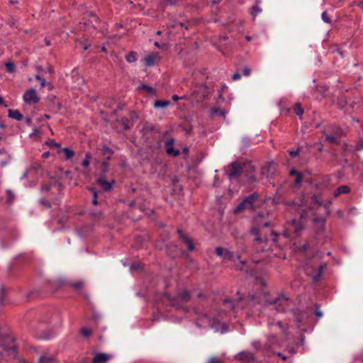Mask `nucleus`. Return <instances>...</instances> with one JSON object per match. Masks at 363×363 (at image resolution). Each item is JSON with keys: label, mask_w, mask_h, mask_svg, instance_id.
<instances>
[{"label": "nucleus", "mask_w": 363, "mask_h": 363, "mask_svg": "<svg viewBox=\"0 0 363 363\" xmlns=\"http://www.w3.org/2000/svg\"><path fill=\"white\" fill-rule=\"evenodd\" d=\"M272 202L275 205L283 203L285 206L294 208L295 211L300 212L299 219H292L289 223L286 230L283 232V236L285 238H296L298 237L304 229V225L302 221V218L306 216V211H301V206L298 204L294 201H281L279 197H274L272 199Z\"/></svg>", "instance_id": "obj_1"}, {"label": "nucleus", "mask_w": 363, "mask_h": 363, "mask_svg": "<svg viewBox=\"0 0 363 363\" xmlns=\"http://www.w3.org/2000/svg\"><path fill=\"white\" fill-rule=\"evenodd\" d=\"M263 306H272L277 312L284 313L289 307V299L284 294H279L274 298H264Z\"/></svg>", "instance_id": "obj_2"}, {"label": "nucleus", "mask_w": 363, "mask_h": 363, "mask_svg": "<svg viewBox=\"0 0 363 363\" xmlns=\"http://www.w3.org/2000/svg\"><path fill=\"white\" fill-rule=\"evenodd\" d=\"M245 162H242L238 160L229 164L225 169V174L230 180L238 179L245 169Z\"/></svg>", "instance_id": "obj_3"}, {"label": "nucleus", "mask_w": 363, "mask_h": 363, "mask_svg": "<svg viewBox=\"0 0 363 363\" xmlns=\"http://www.w3.org/2000/svg\"><path fill=\"white\" fill-rule=\"evenodd\" d=\"M257 198L258 195L255 193L250 194L238 204V206L235 208L234 213L238 214L242 212L245 209L254 210V203Z\"/></svg>", "instance_id": "obj_4"}, {"label": "nucleus", "mask_w": 363, "mask_h": 363, "mask_svg": "<svg viewBox=\"0 0 363 363\" xmlns=\"http://www.w3.org/2000/svg\"><path fill=\"white\" fill-rule=\"evenodd\" d=\"M209 94V88L207 86L206 83L197 85L192 93L198 102H201L205 100L208 96Z\"/></svg>", "instance_id": "obj_5"}, {"label": "nucleus", "mask_w": 363, "mask_h": 363, "mask_svg": "<svg viewBox=\"0 0 363 363\" xmlns=\"http://www.w3.org/2000/svg\"><path fill=\"white\" fill-rule=\"evenodd\" d=\"M99 150L101 151V155L104 157L101 164L103 167L102 172L104 174H105L108 171V167L109 166L108 162L111 160V157L113 155L114 151L106 145H103Z\"/></svg>", "instance_id": "obj_6"}, {"label": "nucleus", "mask_w": 363, "mask_h": 363, "mask_svg": "<svg viewBox=\"0 0 363 363\" xmlns=\"http://www.w3.org/2000/svg\"><path fill=\"white\" fill-rule=\"evenodd\" d=\"M138 118V115L135 111L130 112V117H123L121 119H116V121L120 123L125 130H130L134 125V121Z\"/></svg>", "instance_id": "obj_7"}, {"label": "nucleus", "mask_w": 363, "mask_h": 363, "mask_svg": "<svg viewBox=\"0 0 363 363\" xmlns=\"http://www.w3.org/2000/svg\"><path fill=\"white\" fill-rule=\"evenodd\" d=\"M235 359L238 361H240L241 363L256 362V357L255 354L247 350H244L238 353L235 356Z\"/></svg>", "instance_id": "obj_8"}, {"label": "nucleus", "mask_w": 363, "mask_h": 363, "mask_svg": "<svg viewBox=\"0 0 363 363\" xmlns=\"http://www.w3.org/2000/svg\"><path fill=\"white\" fill-rule=\"evenodd\" d=\"M23 101L29 105L36 104L39 102L40 98L37 94L35 89L30 88L28 89L23 96Z\"/></svg>", "instance_id": "obj_9"}, {"label": "nucleus", "mask_w": 363, "mask_h": 363, "mask_svg": "<svg viewBox=\"0 0 363 363\" xmlns=\"http://www.w3.org/2000/svg\"><path fill=\"white\" fill-rule=\"evenodd\" d=\"M255 167L252 165L251 162H245V169L242 174H245L247 181L252 184L257 182V178L255 174Z\"/></svg>", "instance_id": "obj_10"}, {"label": "nucleus", "mask_w": 363, "mask_h": 363, "mask_svg": "<svg viewBox=\"0 0 363 363\" xmlns=\"http://www.w3.org/2000/svg\"><path fill=\"white\" fill-rule=\"evenodd\" d=\"M216 255L221 257L224 261H233L235 258L234 252L228 248L217 247L215 249Z\"/></svg>", "instance_id": "obj_11"}, {"label": "nucleus", "mask_w": 363, "mask_h": 363, "mask_svg": "<svg viewBox=\"0 0 363 363\" xmlns=\"http://www.w3.org/2000/svg\"><path fill=\"white\" fill-rule=\"evenodd\" d=\"M177 233L179 235L180 240L182 242V243H184V245H186L188 250L189 252L194 251L195 250V246L194 245L193 240L189 236H188L186 234H185L182 231V228H177Z\"/></svg>", "instance_id": "obj_12"}, {"label": "nucleus", "mask_w": 363, "mask_h": 363, "mask_svg": "<svg viewBox=\"0 0 363 363\" xmlns=\"http://www.w3.org/2000/svg\"><path fill=\"white\" fill-rule=\"evenodd\" d=\"M275 173V164L273 162H268L266 165L263 166L261 169V175L271 179Z\"/></svg>", "instance_id": "obj_13"}, {"label": "nucleus", "mask_w": 363, "mask_h": 363, "mask_svg": "<svg viewBox=\"0 0 363 363\" xmlns=\"http://www.w3.org/2000/svg\"><path fill=\"white\" fill-rule=\"evenodd\" d=\"M167 298L169 301L170 306L175 308L176 309H182L185 312L189 311L188 308L186 306H184L182 304V301L179 300V298L175 296L167 294Z\"/></svg>", "instance_id": "obj_14"}, {"label": "nucleus", "mask_w": 363, "mask_h": 363, "mask_svg": "<svg viewBox=\"0 0 363 363\" xmlns=\"http://www.w3.org/2000/svg\"><path fill=\"white\" fill-rule=\"evenodd\" d=\"M175 140L174 138H169L165 142L166 152L169 156L177 157L180 155V151L173 147Z\"/></svg>", "instance_id": "obj_15"}, {"label": "nucleus", "mask_w": 363, "mask_h": 363, "mask_svg": "<svg viewBox=\"0 0 363 363\" xmlns=\"http://www.w3.org/2000/svg\"><path fill=\"white\" fill-rule=\"evenodd\" d=\"M92 363H106L113 356L110 354L102 352H94Z\"/></svg>", "instance_id": "obj_16"}, {"label": "nucleus", "mask_w": 363, "mask_h": 363, "mask_svg": "<svg viewBox=\"0 0 363 363\" xmlns=\"http://www.w3.org/2000/svg\"><path fill=\"white\" fill-rule=\"evenodd\" d=\"M160 60V58L157 54L152 53L145 56L143 61L146 67H152L156 65Z\"/></svg>", "instance_id": "obj_17"}, {"label": "nucleus", "mask_w": 363, "mask_h": 363, "mask_svg": "<svg viewBox=\"0 0 363 363\" xmlns=\"http://www.w3.org/2000/svg\"><path fill=\"white\" fill-rule=\"evenodd\" d=\"M97 184H99L101 189L105 191H109L111 189L113 185L115 184V181L112 180L111 182L106 181L104 177L101 176L97 180H96Z\"/></svg>", "instance_id": "obj_18"}, {"label": "nucleus", "mask_w": 363, "mask_h": 363, "mask_svg": "<svg viewBox=\"0 0 363 363\" xmlns=\"http://www.w3.org/2000/svg\"><path fill=\"white\" fill-rule=\"evenodd\" d=\"M183 303H187L191 299V294L187 289L178 291L175 295Z\"/></svg>", "instance_id": "obj_19"}, {"label": "nucleus", "mask_w": 363, "mask_h": 363, "mask_svg": "<svg viewBox=\"0 0 363 363\" xmlns=\"http://www.w3.org/2000/svg\"><path fill=\"white\" fill-rule=\"evenodd\" d=\"M291 312L296 318V322L298 323L303 322L306 317V313L299 308H294L291 310Z\"/></svg>", "instance_id": "obj_20"}, {"label": "nucleus", "mask_w": 363, "mask_h": 363, "mask_svg": "<svg viewBox=\"0 0 363 363\" xmlns=\"http://www.w3.org/2000/svg\"><path fill=\"white\" fill-rule=\"evenodd\" d=\"M350 187L347 185H341L338 186L333 193L334 197H338L341 194H347L350 192Z\"/></svg>", "instance_id": "obj_21"}, {"label": "nucleus", "mask_w": 363, "mask_h": 363, "mask_svg": "<svg viewBox=\"0 0 363 363\" xmlns=\"http://www.w3.org/2000/svg\"><path fill=\"white\" fill-rule=\"evenodd\" d=\"M325 268H326L325 264H321L318 267V269L317 272L314 275L312 276V281L313 283H316L320 280Z\"/></svg>", "instance_id": "obj_22"}, {"label": "nucleus", "mask_w": 363, "mask_h": 363, "mask_svg": "<svg viewBox=\"0 0 363 363\" xmlns=\"http://www.w3.org/2000/svg\"><path fill=\"white\" fill-rule=\"evenodd\" d=\"M177 0H161L157 5L158 9L164 11L167 6H176Z\"/></svg>", "instance_id": "obj_23"}, {"label": "nucleus", "mask_w": 363, "mask_h": 363, "mask_svg": "<svg viewBox=\"0 0 363 363\" xmlns=\"http://www.w3.org/2000/svg\"><path fill=\"white\" fill-rule=\"evenodd\" d=\"M8 116L17 121L23 120V116L18 110L9 109L8 111Z\"/></svg>", "instance_id": "obj_24"}, {"label": "nucleus", "mask_w": 363, "mask_h": 363, "mask_svg": "<svg viewBox=\"0 0 363 363\" xmlns=\"http://www.w3.org/2000/svg\"><path fill=\"white\" fill-rule=\"evenodd\" d=\"M58 153L64 152L65 159L66 160H71L74 156V152L69 147L60 148L57 150Z\"/></svg>", "instance_id": "obj_25"}, {"label": "nucleus", "mask_w": 363, "mask_h": 363, "mask_svg": "<svg viewBox=\"0 0 363 363\" xmlns=\"http://www.w3.org/2000/svg\"><path fill=\"white\" fill-rule=\"evenodd\" d=\"M86 189L89 191L92 194V199H91V203L94 206L97 205L99 203L98 201V193L95 187L93 186H87Z\"/></svg>", "instance_id": "obj_26"}, {"label": "nucleus", "mask_w": 363, "mask_h": 363, "mask_svg": "<svg viewBox=\"0 0 363 363\" xmlns=\"http://www.w3.org/2000/svg\"><path fill=\"white\" fill-rule=\"evenodd\" d=\"M260 2V1H257V4L254 5L250 9V14L252 16L253 20L256 18V16L262 12V9L259 6L258 4Z\"/></svg>", "instance_id": "obj_27"}, {"label": "nucleus", "mask_w": 363, "mask_h": 363, "mask_svg": "<svg viewBox=\"0 0 363 363\" xmlns=\"http://www.w3.org/2000/svg\"><path fill=\"white\" fill-rule=\"evenodd\" d=\"M138 60V53L135 51H130L125 55V60L129 63H133Z\"/></svg>", "instance_id": "obj_28"}, {"label": "nucleus", "mask_w": 363, "mask_h": 363, "mask_svg": "<svg viewBox=\"0 0 363 363\" xmlns=\"http://www.w3.org/2000/svg\"><path fill=\"white\" fill-rule=\"evenodd\" d=\"M293 110L294 113L296 116H298L300 118H301V116L303 114L304 110L302 108L301 103H296L293 107Z\"/></svg>", "instance_id": "obj_29"}, {"label": "nucleus", "mask_w": 363, "mask_h": 363, "mask_svg": "<svg viewBox=\"0 0 363 363\" xmlns=\"http://www.w3.org/2000/svg\"><path fill=\"white\" fill-rule=\"evenodd\" d=\"M348 104L347 97L345 95L339 96L337 100V106L340 109H343Z\"/></svg>", "instance_id": "obj_30"}, {"label": "nucleus", "mask_w": 363, "mask_h": 363, "mask_svg": "<svg viewBox=\"0 0 363 363\" xmlns=\"http://www.w3.org/2000/svg\"><path fill=\"white\" fill-rule=\"evenodd\" d=\"M170 104V101L168 100H156L154 103V107L155 108H166Z\"/></svg>", "instance_id": "obj_31"}, {"label": "nucleus", "mask_w": 363, "mask_h": 363, "mask_svg": "<svg viewBox=\"0 0 363 363\" xmlns=\"http://www.w3.org/2000/svg\"><path fill=\"white\" fill-rule=\"evenodd\" d=\"M139 90H145L147 94L150 95L155 94L156 91L155 89H153L152 86L147 85V84H141L138 86Z\"/></svg>", "instance_id": "obj_32"}, {"label": "nucleus", "mask_w": 363, "mask_h": 363, "mask_svg": "<svg viewBox=\"0 0 363 363\" xmlns=\"http://www.w3.org/2000/svg\"><path fill=\"white\" fill-rule=\"evenodd\" d=\"M10 340L13 345L10 347H9L7 350L9 352V354L16 356L18 354V348L17 346L14 344L15 339L13 337H11Z\"/></svg>", "instance_id": "obj_33"}, {"label": "nucleus", "mask_w": 363, "mask_h": 363, "mask_svg": "<svg viewBox=\"0 0 363 363\" xmlns=\"http://www.w3.org/2000/svg\"><path fill=\"white\" fill-rule=\"evenodd\" d=\"M69 286H70L73 289L76 291H79L82 289L84 286V282L82 281H76L69 282Z\"/></svg>", "instance_id": "obj_34"}, {"label": "nucleus", "mask_w": 363, "mask_h": 363, "mask_svg": "<svg viewBox=\"0 0 363 363\" xmlns=\"http://www.w3.org/2000/svg\"><path fill=\"white\" fill-rule=\"evenodd\" d=\"M50 148L57 147V150L61 148V145L57 143L54 139L49 138L45 143Z\"/></svg>", "instance_id": "obj_35"}, {"label": "nucleus", "mask_w": 363, "mask_h": 363, "mask_svg": "<svg viewBox=\"0 0 363 363\" xmlns=\"http://www.w3.org/2000/svg\"><path fill=\"white\" fill-rule=\"evenodd\" d=\"M211 115H216L220 117H225L226 112L224 109L214 108L211 110Z\"/></svg>", "instance_id": "obj_36"}, {"label": "nucleus", "mask_w": 363, "mask_h": 363, "mask_svg": "<svg viewBox=\"0 0 363 363\" xmlns=\"http://www.w3.org/2000/svg\"><path fill=\"white\" fill-rule=\"evenodd\" d=\"M242 300V298L241 297H239L236 301H233L230 298H225L223 300V303L225 304H229V308L230 309H234L235 308V303H238L240 301Z\"/></svg>", "instance_id": "obj_37"}, {"label": "nucleus", "mask_w": 363, "mask_h": 363, "mask_svg": "<svg viewBox=\"0 0 363 363\" xmlns=\"http://www.w3.org/2000/svg\"><path fill=\"white\" fill-rule=\"evenodd\" d=\"M40 362L43 363H57L56 359L50 356H40Z\"/></svg>", "instance_id": "obj_38"}, {"label": "nucleus", "mask_w": 363, "mask_h": 363, "mask_svg": "<svg viewBox=\"0 0 363 363\" xmlns=\"http://www.w3.org/2000/svg\"><path fill=\"white\" fill-rule=\"evenodd\" d=\"M325 140L333 144H338L340 143V140L337 137L330 134L325 135Z\"/></svg>", "instance_id": "obj_39"}, {"label": "nucleus", "mask_w": 363, "mask_h": 363, "mask_svg": "<svg viewBox=\"0 0 363 363\" xmlns=\"http://www.w3.org/2000/svg\"><path fill=\"white\" fill-rule=\"evenodd\" d=\"M91 159V154L89 152H86L85 154V158L84 159L83 162H82V165L84 167H88L90 164V160Z\"/></svg>", "instance_id": "obj_40"}, {"label": "nucleus", "mask_w": 363, "mask_h": 363, "mask_svg": "<svg viewBox=\"0 0 363 363\" xmlns=\"http://www.w3.org/2000/svg\"><path fill=\"white\" fill-rule=\"evenodd\" d=\"M6 304V289L1 287L0 289V305L3 306Z\"/></svg>", "instance_id": "obj_41"}, {"label": "nucleus", "mask_w": 363, "mask_h": 363, "mask_svg": "<svg viewBox=\"0 0 363 363\" xmlns=\"http://www.w3.org/2000/svg\"><path fill=\"white\" fill-rule=\"evenodd\" d=\"M80 333L84 337L88 338L92 335V330L89 328H83L80 330Z\"/></svg>", "instance_id": "obj_42"}, {"label": "nucleus", "mask_w": 363, "mask_h": 363, "mask_svg": "<svg viewBox=\"0 0 363 363\" xmlns=\"http://www.w3.org/2000/svg\"><path fill=\"white\" fill-rule=\"evenodd\" d=\"M6 72L9 73H13L15 72L16 66L13 62H9L5 64Z\"/></svg>", "instance_id": "obj_43"}, {"label": "nucleus", "mask_w": 363, "mask_h": 363, "mask_svg": "<svg viewBox=\"0 0 363 363\" xmlns=\"http://www.w3.org/2000/svg\"><path fill=\"white\" fill-rule=\"evenodd\" d=\"M251 233H252V234H253V235H256V236H257V237L255 238V240L256 242H262V241H263V239H262L261 237H259V229H257V228H253V229H252V230H251Z\"/></svg>", "instance_id": "obj_44"}, {"label": "nucleus", "mask_w": 363, "mask_h": 363, "mask_svg": "<svg viewBox=\"0 0 363 363\" xmlns=\"http://www.w3.org/2000/svg\"><path fill=\"white\" fill-rule=\"evenodd\" d=\"M52 184H44L41 186L40 191L43 193H47L49 192L52 186Z\"/></svg>", "instance_id": "obj_45"}, {"label": "nucleus", "mask_w": 363, "mask_h": 363, "mask_svg": "<svg viewBox=\"0 0 363 363\" xmlns=\"http://www.w3.org/2000/svg\"><path fill=\"white\" fill-rule=\"evenodd\" d=\"M143 268V264L139 262H133L130 265V269H132V270H140Z\"/></svg>", "instance_id": "obj_46"}, {"label": "nucleus", "mask_w": 363, "mask_h": 363, "mask_svg": "<svg viewBox=\"0 0 363 363\" xmlns=\"http://www.w3.org/2000/svg\"><path fill=\"white\" fill-rule=\"evenodd\" d=\"M39 203L43 206H45L46 208H50L52 207L50 201L45 199H41L39 200Z\"/></svg>", "instance_id": "obj_47"}, {"label": "nucleus", "mask_w": 363, "mask_h": 363, "mask_svg": "<svg viewBox=\"0 0 363 363\" xmlns=\"http://www.w3.org/2000/svg\"><path fill=\"white\" fill-rule=\"evenodd\" d=\"M333 133H334L333 135H335V137H337V138L339 139V138H340L342 135L343 130L340 127H336L333 130Z\"/></svg>", "instance_id": "obj_48"}, {"label": "nucleus", "mask_w": 363, "mask_h": 363, "mask_svg": "<svg viewBox=\"0 0 363 363\" xmlns=\"http://www.w3.org/2000/svg\"><path fill=\"white\" fill-rule=\"evenodd\" d=\"M323 21L327 23H331L332 21L326 11H323L321 15Z\"/></svg>", "instance_id": "obj_49"}, {"label": "nucleus", "mask_w": 363, "mask_h": 363, "mask_svg": "<svg viewBox=\"0 0 363 363\" xmlns=\"http://www.w3.org/2000/svg\"><path fill=\"white\" fill-rule=\"evenodd\" d=\"M35 78L38 82H40L41 87H45V86L46 82H45V79L43 77H42L40 75L37 74V75H35Z\"/></svg>", "instance_id": "obj_50"}, {"label": "nucleus", "mask_w": 363, "mask_h": 363, "mask_svg": "<svg viewBox=\"0 0 363 363\" xmlns=\"http://www.w3.org/2000/svg\"><path fill=\"white\" fill-rule=\"evenodd\" d=\"M6 196L8 202H11L14 199V195L10 189L6 190Z\"/></svg>", "instance_id": "obj_51"}, {"label": "nucleus", "mask_w": 363, "mask_h": 363, "mask_svg": "<svg viewBox=\"0 0 363 363\" xmlns=\"http://www.w3.org/2000/svg\"><path fill=\"white\" fill-rule=\"evenodd\" d=\"M313 222L315 223H320L324 227L325 223V219L321 217H316L313 219Z\"/></svg>", "instance_id": "obj_52"}, {"label": "nucleus", "mask_w": 363, "mask_h": 363, "mask_svg": "<svg viewBox=\"0 0 363 363\" xmlns=\"http://www.w3.org/2000/svg\"><path fill=\"white\" fill-rule=\"evenodd\" d=\"M276 325L283 331V333L287 335V329L284 327L281 321H277Z\"/></svg>", "instance_id": "obj_53"}, {"label": "nucleus", "mask_w": 363, "mask_h": 363, "mask_svg": "<svg viewBox=\"0 0 363 363\" xmlns=\"http://www.w3.org/2000/svg\"><path fill=\"white\" fill-rule=\"evenodd\" d=\"M279 235V234L274 232H272L271 233V240L274 244H276L277 242Z\"/></svg>", "instance_id": "obj_54"}, {"label": "nucleus", "mask_w": 363, "mask_h": 363, "mask_svg": "<svg viewBox=\"0 0 363 363\" xmlns=\"http://www.w3.org/2000/svg\"><path fill=\"white\" fill-rule=\"evenodd\" d=\"M36 337L42 340H49L52 337V335L49 333H45L43 335H37Z\"/></svg>", "instance_id": "obj_55"}, {"label": "nucleus", "mask_w": 363, "mask_h": 363, "mask_svg": "<svg viewBox=\"0 0 363 363\" xmlns=\"http://www.w3.org/2000/svg\"><path fill=\"white\" fill-rule=\"evenodd\" d=\"M208 363H224V362L221 359H220L218 357H213L209 359Z\"/></svg>", "instance_id": "obj_56"}, {"label": "nucleus", "mask_w": 363, "mask_h": 363, "mask_svg": "<svg viewBox=\"0 0 363 363\" xmlns=\"http://www.w3.org/2000/svg\"><path fill=\"white\" fill-rule=\"evenodd\" d=\"M302 179H303V175L301 173H298L296 176V179L294 181V183L295 184H299L301 181H302Z\"/></svg>", "instance_id": "obj_57"}, {"label": "nucleus", "mask_w": 363, "mask_h": 363, "mask_svg": "<svg viewBox=\"0 0 363 363\" xmlns=\"http://www.w3.org/2000/svg\"><path fill=\"white\" fill-rule=\"evenodd\" d=\"M242 73L245 76H249L251 74L250 68L248 67H245L242 70Z\"/></svg>", "instance_id": "obj_58"}, {"label": "nucleus", "mask_w": 363, "mask_h": 363, "mask_svg": "<svg viewBox=\"0 0 363 363\" xmlns=\"http://www.w3.org/2000/svg\"><path fill=\"white\" fill-rule=\"evenodd\" d=\"M252 345L257 350H259L261 349V344L258 341L253 342Z\"/></svg>", "instance_id": "obj_59"}, {"label": "nucleus", "mask_w": 363, "mask_h": 363, "mask_svg": "<svg viewBox=\"0 0 363 363\" xmlns=\"http://www.w3.org/2000/svg\"><path fill=\"white\" fill-rule=\"evenodd\" d=\"M354 3L357 6L363 9V0H355Z\"/></svg>", "instance_id": "obj_60"}, {"label": "nucleus", "mask_w": 363, "mask_h": 363, "mask_svg": "<svg viewBox=\"0 0 363 363\" xmlns=\"http://www.w3.org/2000/svg\"><path fill=\"white\" fill-rule=\"evenodd\" d=\"M179 182V178L177 176H174L172 179V185L177 186V184Z\"/></svg>", "instance_id": "obj_61"}, {"label": "nucleus", "mask_w": 363, "mask_h": 363, "mask_svg": "<svg viewBox=\"0 0 363 363\" xmlns=\"http://www.w3.org/2000/svg\"><path fill=\"white\" fill-rule=\"evenodd\" d=\"M240 77H241V74H240L239 72H236V73H235V74L232 76V79H233V81H235V80L239 79Z\"/></svg>", "instance_id": "obj_62"}, {"label": "nucleus", "mask_w": 363, "mask_h": 363, "mask_svg": "<svg viewBox=\"0 0 363 363\" xmlns=\"http://www.w3.org/2000/svg\"><path fill=\"white\" fill-rule=\"evenodd\" d=\"M299 149L295 150V151H290L289 154L292 157H296L299 154Z\"/></svg>", "instance_id": "obj_63"}, {"label": "nucleus", "mask_w": 363, "mask_h": 363, "mask_svg": "<svg viewBox=\"0 0 363 363\" xmlns=\"http://www.w3.org/2000/svg\"><path fill=\"white\" fill-rule=\"evenodd\" d=\"M299 172L295 169H292L289 172V175L291 176H296Z\"/></svg>", "instance_id": "obj_64"}]
</instances>
